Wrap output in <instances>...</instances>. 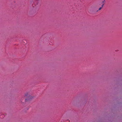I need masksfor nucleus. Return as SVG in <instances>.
Returning a JSON list of instances; mask_svg holds the SVG:
<instances>
[{
    "label": "nucleus",
    "instance_id": "f257e3e1",
    "mask_svg": "<svg viewBox=\"0 0 122 122\" xmlns=\"http://www.w3.org/2000/svg\"><path fill=\"white\" fill-rule=\"evenodd\" d=\"M26 97H28L29 98H32V97L31 96H30L29 95V93L27 92L25 93V95L24 96V98L25 100H26Z\"/></svg>",
    "mask_w": 122,
    "mask_h": 122
},
{
    "label": "nucleus",
    "instance_id": "7ed1b4c3",
    "mask_svg": "<svg viewBox=\"0 0 122 122\" xmlns=\"http://www.w3.org/2000/svg\"><path fill=\"white\" fill-rule=\"evenodd\" d=\"M105 2V0H103V1H102V3H104ZM103 4H104V3H103Z\"/></svg>",
    "mask_w": 122,
    "mask_h": 122
},
{
    "label": "nucleus",
    "instance_id": "f03ea898",
    "mask_svg": "<svg viewBox=\"0 0 122 122\" xmlns=\"http://www.w3.org/2000/svg\"><path fill=\"white\" fill-rule=\"evenodd\" d=\"M104 4H103L102 5V7H100L99 9V10H101V9H102V8L104 6Z\"/></svg>",
    "mask_w": 122,
    "mask_h": 122
}]
</instances>
